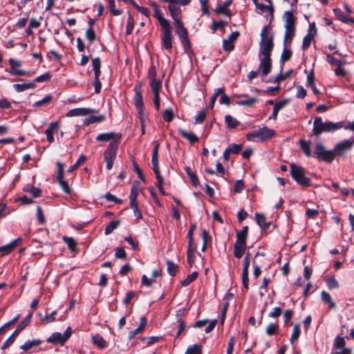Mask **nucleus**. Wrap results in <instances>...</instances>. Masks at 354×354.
<instances>
[{
    "instance_id": "nucleus-1",
    "label": "nucleus",
    "mask_w": 354,
    "mask_h": 354,
    "mask_svg": "<svg viewBox=\"0 0 354 354\" xmlns=\"http://www.w3.org/2000/svg\"><path fill=\"white\" fill-rule=\"evenodd\" d=\"M191 1L192 0H163L162 1L168 3V10L171 17L174 21V26L176 28V32L179 37L185 49L189 47V41L187 30L185 28L181 19V10L179 6L188 5Z\"/></svg>"
},
{
    "instance_id": "nucleus-2",
    "label": "nucleus",
    "mask_w": 354,
    "mask_h": 354,
    "mask_svg": "<svg viewBox=\"0 0 354 354\" xmlns=\"http://www.w3.org/2000/svg\"><path fill=\"white\" fill-rule=\"evenodd\" d=\"M154 10V17L158 21L162 30V42L164 48L170 50L172 48L173 36L171 28L168 19L163 17L162 12L156 2L150 3Z\"/></svg>"
},
{
    "instance_id": "nucleus-3",
    "label": "nucleus",
    "mask_w": 354,
    "mask_h": 354,
    "mask_svg": "<svg viewBox=\"0 0 354 354\" xmlns=\"http://www.w3.org/2000/svg\"><path fill=\"white\" fill-rule=\"evenodd\" d=\"M344 126V122H333L330 121L324 122L320 116L315 118L313 122V132L316 136L324 132H333L340 129Z\"/></svg>"
},
{
    "instance_id": "nucleus-4",
    "label": "nucleus",
    "mask_w": 354,
    "mask_h": 354,
    "mask_svg": "<svg viewBox=\"0 0 354 354\" xmlns=\"http://www.w3.org/2000/svg\"><path fill=\"white\" fill-rule=\"evenodd\" d=\"M290 167V175L298 185L303 187H308L311 185V179L306 176V171L304 167L293 163Z\"/></svg>"
},
{
    "instance_id": "nucleus-5",
    "label": "nucleus",
    "mask_w": 354,
    "mask_h": 354,
    "mask_svg": "<svg viewBox=\"0 0 354 354\" xmlns=\"http://www.w3.org/2000/svg\"><path fill=\"white\" fill-rule=\"evenodd\" d=\"M158 149H159V145L157 144L153 149L151 162H152V165H153V170L156 174V177L157 179L156 186L158 188L161 194L165 195L166 193L162 188L163 178L162 177V176L160 175L159 165H158Z\"/></svg>"
},
{
    "instance_id": "nucleus-6",
    "label": "nucleus",
    "mask_w": 354,
    "mask_h": 354,
    "mask_svg": "<svg viewBox=\"0 0 354 354\" xmlns=\"http://www.w3.org/2000/svg\"><path fill=\"white\" fill-rule=\"evenodd\" d=\"M274 130L267 127H263L258 130L249 132L246 135L247 140L252 142L263 141L266 139L272 138L274 135Z\"/></svg>"
},
{
    "instance_id": "nucleus-7",
    "label": "nucleus",
    "mask_w": 354,
    "mask_h": 354,
    "mask_svg": "<svg viewBox=\"0 0 354 354\" xmlns=\"http://www.w3.org/2000/svg\"><path fill=\"white\" fill-rule=\"evenodd\" d=\"M119 144L117 141L109 142L108 147L104 152V160L106 162V167L110 170L113 167V162L116 158Z\"/></svg>"
},
{
    "instance_id": "nucleus-8",
    "label": "nucleus",
    "mask_w": 354,
    "mask_h": 354,
    "mask_svg": "<svg viewBox=\"0 0 354 354\" xmlns=\"http://www.w3.org/2000/svg\"><path fill=\"white\" fill-rule=\"evenodd\" d=\"M315 155L319 160L327 163L332 162L335 159V155L334 150H328L322 143H317L315 148Z\"/></svg>"
},
{
    "instance_id": "nucleus-9",
    "label": "nucleus",
    "mask_w": 354,
    "mask_h": 354,
    "mask_svg": "<svg viewBox=\"0 0 354 354\" xmlns=\"http://www.w3.org/2000/svg\"><path fill=\"white\" fill-rule=\"evenodd\" d=\"M32 318V313H30L16 328L10 336L4 342L1 346V349L4 350L8 348L15 342L19 333L24 330L30 323Z\"/></svg>"
},
{
    "instance_id": "nucleus-10",
    "label": "nucleus",
    "mask_w": 354,
    "mask_h": 354,
    "mask_svg": "<svg viewBox=\"0 0 354 354\" xmlns=\"http://www.w3.org/2000/svg\"><path fill=\"white\" fill-rule=\"evenodd\" d=\"M71 335L72 330L71 327L68 326L63 334L58 332L53 333L46 339V342L49 344H60L61 346H63L70 338Z\"/></svg>"
},
{
    "instance_id": "nucleus-11",
    "label": "nucleus",
    "mask_w": 354,
    "mask_h": 354,
    "mask_svg": "<svg viewBox=\"0 0 354 354\" xmlns=\"http://www.w3.org/2000/svg\"><path fill=\"white\" fill-rule=\"evenodd\" d=\"M354 145V138H351L337 143L334 147L335 156H344Z\"/></svg>"
},
{
    "instance_id": "nucleus-12",
    "label": "nucleus",
    "mask_w": 354,
    "mask_h": 354,
    "mask_svg": "<svg viewBox=\"0 0 354 354\" xmlns=\"http://www.w3.org/2000/svg\"><path fill=\"white\" fill-rule=\"evenodd\" d=\"M57 172V181L63 190V192L67 194H70L71 192V189L68 184V183L64 179V165L61 161L58 160L56 163Z\"/></svg>"
},
{
    "instance_id": "nucleus-13",
    "label": "nucleus",
    "mask_w": 354,
    "mask_h": 354,
    "mask_svg": "<svg viewBox=\"0 0 354 354\" xmlns=\"http://www.w3.org/2000/svg\"><path fill=\"white\" fill-rule=\"evenodd\" d=\"M274 48L273 37L271 36L267 39L260 41V48L259 53V57H271V53Z\"/></svg>"
},
{
    "instance_id": "nucleus-14",
    "label": "nucleus",
    "mask_w": 354,
    "mask_h": 354,
    "mask_svg": "<svg viewBox=\"0 0 354 354\" xmlns=\"http://www.w3.org/2000/svg\"><path fill=\"white\" fill-rule=\"evenodd\" d=\"M9 64L10 65V69H6V71L12 75H19L23 76L26 75L28 72L24 70H19V68L21 67V62L19 60H16L13 58L9 59Z\"/></svg>"
},
{
    "instance_id": "nucleus-15",
    "label": "nucleus",
    "mask_w": 354,
    "mask_h": 354,
    "mask_svg": "<svg viewBox=\"0 0 354 354\" xmlns=\"http://www.w3.org/2000/svg\"><path fill=\"white\" fill-rule=\"evenodd\" d=\"M122 134L115 132L102 133L96 137V140L98 142H107V141H117L118 144L120 142Z\"/></svg>"
},
{
    "instance_id": "nucleus-16",
    "label": "nucleus",
    "mask_w": 354,
    "mask_h": 354,
    "mask_svg": "<svg viewBox=\"0 0 354 354\" xmlns=\"http://www.w3.org/2000/svg\"><path fill=\"white\" fill-rule=\"evenodd\" d=\"M135 95L133 97V102L136 109H141L145 107L142 96V86L140 84H137L133 88Z\"/></svg>"
},
{
    "instance_id": "nucleus-17",
    "label": "nucleus",
    "mask_w": 354,
    "mask_h": 354,
    "mask_svg": "<svg viewBox=\"0 0 354 354\" xmlns=\"http://www.w3.org/2000/svg\"><path fill=\"white\" fill-rule=\"evenodd\" d=\"M238 31H234L230 34L229 37L223 40V48L226 51H232L234 48V42L238 39L239 36Z\"/></svg>"
},
{
    "instance_id": "nucleus-18",
    "label": "nucleus",
    "mask_w": 354,
    "mask_h": 354,
    "mask_svg": "<svg viewBox=\"0 0 354 354\" xmlns=\"http://www.w3.org/2000/svg\"><path fill=\"white\" fill-rule=\"evenodd\" d=\"M93 113H97V111L90 108H75L68 111L66 113V116H84Z\"/></svg>"
},
{
    "instance_id": "nucleus-19",
    "label": "nucleus",
    "mask_w": 354,
    "mask_h": 354,
    "mask_svg": "<svg viewBox=\"0 0 354 354\" xmlns=\"http://www.w3.org/2000/svg\"><path fill=\"white\" fill-rule=\"evenodd\" d=\"M260 64L259 68L261 69V73L263 76L268 75L270 71L272 68V61L270 57H259Z\"/></svg>"
},
{
    "instance_id": "nucleus-20",
    "label": "nucleus",
    "mask_w": 354,
    "mask_h": 354,
    "mask_svg": "<svg viewBox=\"0 0 354 354\" xmlns=\"http://www.w3.org/2000/svg\"><path fill=\"white\" fill-rule=\"evenodd\" d=\"M232 0H227L223 3L219 4L215 10V12L218 14H222L227 17H230L232 12L229 9V7L232 5Z\"/></svg>"
},
{
    "instance_id": "nucleus-21",
    "label": "nucleus",
    "mask_w": 354,
    "mask_h": 354,
    "mask_svg": "<svg viewBox=\"0 0 354 354\" xmlns=\"http://www.w3.org/2000/svg\"><path fill=\"white\" fill-rule=\"evenodd\" d=\"M147 322V318L145 317H142L140 318V324H139L138 327L137 328H136L135 330H131L129 333V336H128L129 339L131 340V339H133L136 337V335H137L138 333H140L141 331H142L146 326Z\"/></svg>"
},
{
    "instance_id": "nucleus-22",
    "label": "nucleus",
    "mask_w": 354,
    "mask_h": 354,
    "mask_svg": "<svg viewBox=\"0 0 354 354\" xmlns=\"http://www.w3.org/2000/svg\"><path fill=\"white\" fill-rule=\"evenodd\" d=\"M264 256H265V254L263 252H257V254L253 259V261H252V264L254 266L253 274L255 278H258L261 273V266L259 264V262L258 261V258L259 257H264Z\"/></svg>"
},
{
    "instance_id": "nucleus-23",
    "label": "nucleus",
    "mask_w": 354,
    "mask_h": 354,
    "mask_svg": "<svg viewBox=\"0 0 354 354\" xmlns=\"http://www.w3.org/2000/svg\"><path fill=\"white\" fill-rule=\"evenodd\" d=\"M333 12L342 22L344 24H354V18L348 17L339 8H334Z\"/></svg>"
},
{
    "instance_id": "nucleus-24",
    "label": "nucleus",
    "mask_w": 354,
    "mask_h": 354,
    "mask_svg": "<svg viewBox=\"0 0 354 354\" xmlns=\"http://www.w3.org/2000/svg\"><path fill=\"white\" fill-rule=\"evenodd\" d=\"M289 102V100H283L280 102L275 104L272 115L270 117V119H273L274 120H276L277 118L278 113L279 111L282 109Z\"/></svg>"
},
{
    "instance_id": "nucleus-25",
    "label": "nucleus",
    "mask_w": 354,
    "mask_h": 354,
    "mask_svg": "<svg viewBox=\"0 0 354 354\" xmlns=\"http://www.w3.org/2000/svg\"><path fill=\"white\" fill-rule=\"evenodd\" d=\"M20 240V239H17L15 240H13L12 242H10L8 244H6L3 246H0V252L3 255L8 254L10 253L17 245L18 241Z\"/></svg>"
},
{
    "instance_id": "nucleus-26",
    "label": "nucleus",
    "mask_w": 354,
    "mask_h": 354,
    "mask_svg": "<svg viewBox=\"0 0 354 354\" xmlns=\"http://www.w3.org/2000/svg\"><path fill=\"white\" fill-rule=\"evenodd\" d=\"M178 132L182 137L189 140L191 144L198 142V138L194 133H189L183 129H178Z\"/></svg>"
},
{
    "instance_id": "nucleus-27",
    "label": "nucleus",
    "mask_w": 354,
    "mask_h": 354,
    "mask_svg": "<svg viewBox=\"0 0 354 354\" xmlns=\"http://www.w3.org/2000/svg\"><path fill=\"white\" fill-rule=\"evenodd\" d=\"M299 145L302 150V151L304 153L306 156L308 158H310L312 156V151L310 148V142L306 141L305 140L301 139L299 141Z\"/></svg>"
},
{
    "instance_id": "nucleus-28",
    "label": "nucleus",
    "mask_w": 354,
    "mask_h": 354,
    "mask_svg": "<svg viewBox=\"0 0 354 354\" xmlns=\"http://www.w3.org/2000/svg\"><path fill=\"white\" fill-rule=\"evenodd\" d=\"M35 86H36V84H35V82L15 84L13 85L14 88L18 93L23 92V91L28 90V89L35 88Z\"/></svg>"
},
{
    "instance_id": "nucleus-29",
    "label": "nucleus",
    "mask_w": 354,
    "mask_h": 354,
    "mask_svg": "<svg viewBox=\"0 0 354 354\" xmlns=\"http://www.w3.org/2000/svg\"><path fill=\"white\" fill-rule=\"evenodd\" d=\"M93 344L100 349H103L106 347L107 343L104 338L99 334H96L92 337Z\"/></svg>"
},
{
    "instance_id": "nucleus-30",
    "label": "nucleus",
    "mask_w": 354,
    "mask_h": 354,
    "mask_svg": "<svg viewBox=\"0 0 354 354\" xmlns=\"http://www.w3.org/2000/svg\"><path fill=\"white\" fill-rule=\"evenodd\" d=\"M248 227L244 226L241 231L236 233V241L235 243L246 244V239L248 236Z\"/></svg>"
},
{
    "instance_id": "nucleus-31",
    "label": "nucleus",
    "mask_w": 354,
    "mask_h": 354,
    "mask_svg": "<svg viewBox=\"0 0 354 354\" xmlns=\"http://www.w3.org/2000/svg\"><path fill=\"white\" fill-rule=\"evenodd\" d=\"M246 244L235 243L234 245V255L236 258L240 259L244 254Z\"/></svg>"
},
{
    "instance_id": "nucleus-32",
    "label": "nucleus",
    "mask_w": 354,
    "mask_h": 354,
    "mask_svg": "<svg viewBox=\"0 0 354 354\" xmlns=\"http://www.w3.org/2000/svg\"><path fill=\"white\" fill-rule=\"evenodd\" d=\"M42 343V341L39 339L26 341L23 345L20 346L21 349L24 351H28L34 346H37Z\"/></svg>"
},
{
    "instance_id": "nucleus-33",
    "label": "nucleus",
    "mask_w": 354,
    "mask_h": 354,
    "mask_svg": "<svg viewBox=\"0 0 354 354\" xmlns=\"http://www.w3.org/2000/svg\"><path fill=\"white\" fill-rule=\"evenodd\" d=\"M284 18H285V21H286L285 28L295 27V23L296 21V19L294 17L292 10L285 12Z\"/></svg>"
},
{
    "instance_id": "nucleus-34",
    "label": "nucleus",
    "mask_w": 354,
    "mask_h": 354,
    "mask_svg": "<svg viewBox=\"0 0 354 354\" xmlns=\"http://www.w3.org/2000/svg\"><path fill=\"white\" fill-rule=\"evenodd\" d=\"M105 120V116L104 115H100L97 116L91 115L84 119L83 124L84 125H88L90 124L100 122Z\"/></svg>"
},
{
    "instance_id": "nucleus-35",
    "label": "nucleus",
    "mask_w": 354,
    "mask_h": 354,
    "mask_svg": "<svg viewBox=\"0 0 354 354\" xmlns=\"http://www.w3.org/2000/svg\"><path fill=\"white\" fill-rule=\"evenodd\" d=\"M255 218L257 224L261 229L266 230L269 227V223H266L264 214L261 213H256Z\"/></svg>"
},
{
    "instance_id": "nucleus-36",
    "label": "nucleus",
    "mask_w": 354,
    "mask_h": 354,
    "mask_svg": "<svg viewBox=\"0 0 354 354\" xmlns=\"http://www.w3.org/2000/svg\"><path fill=\"white\" fill-rule=\"evenodd\" d=\"M196 247H190L188 245V249L187 250V263L189 266V267H192L195 261V254L194 252L196 251Z\"/></svg>"
},
{
    "instance_id": "nucleus-37",
    "label": "nucleus",
    "mask_w": 354,
    "mask_h": 354,
    "mask_svg": "<svg viewBox=\"0 0 354 354\" xmlns=\"http://www.w3.org/2000/svg\"><path fill=\"white\" fill-rule=\"evenodd\" d=\"M321 297L324 302L328 304L330 308H335V303L333 301L331 296L328 292L323 290L321 293Z\"/></svg>"
},
{
    "instance_id": "nucleus-38",
    "label": "nucleus",
    "mask_w": 354,
    "mask_h": 354,
    "mask_svg": "<svg viewBox=\"0 0 354 354\" xmlns=\"http://www.w3.org/2000/svg\"><path fill=\"white\" fill-rule=\"evenodd\" d=\"M185 171L187 174V175L189 176L193 186L197 187L199 184L198 178L196 175V174L192 171L191 168L189 167H186L185 168Z\"/></svg>"
},
{
    "instance_id": "nucleus-39",
    "label": "nucleus",
    "mask_w": 354,
    "mask_h": 354,
    "mask_svg": "<svg viewBox=\"0 0 354 354\" xmlns=\"http://www.w3.org/2000/svg\"><path fill=\"white\" fill-rule=\"evenodd\" d=\"M225 122L226 123L227 127L230 129L236 128L240 123L236 119H235L230 115H226L225 116Z\"/></svg>"
},
{
    "instance_id": "nucleus-40",
    "label": "nucleus",
    "mask_w": 354,
    "mask_h": 354,
    "mask_svg": "<svg viewBox=\"0 0 354 354\" xmlns=\"http://www.w3.org/2000/svg\"><path fill=\"white\" fill-rule=\"evenodd\" d=\"M62 239L71 251L76 250L77 243V241L73 237L64 236L62 237Z\"/></svg>"
},
{
    "instance_id": "nucleus-41",
    "label": "nucleus",
    "mask_w": 354,
    "mask_h": 354,
    "mask_svg": "<svg viewBox=\"0 0 354 354\" xmlns=\"http://www.w3.org/2000/svg\"><path fill=\"white\" fill-rule=\"evenodd\" d=\"M166 264L168 274L171 277L175 276L178 270V266L171 260H167Z\"/></svg>"
},
{
    "instance_id": "nucleus-42",
    "label": "nucleus",
    "mask_w": 354,
    "mask_h": 354,
    "mask_svg": "<svg viewBox=\"0 0 354 354\" xmlns=\"http://www.w3.org/2000/svg\"><path fill=\"white\" fill-rule=\"evenodd\" d=\"M301 334V329L299 324H295L293 326L292 332L290 339V343L294 344L295 342L297 340Z\"/></svg>"
},
{
    "instance_id": "nucleus-43",
    "label": "nucleus",
    "mask_w": 354,
    "mask_h": 354,
    "mask_svg": "<svg viewBox=\"0 0 354 354\" xmlns=\"http://www.w3.org/2000/svg\"><path fill=\"white\" fill-rule=\"evenodd\" d=\"M185 354H202L201 346L199 344H193L187 347Z\"/></svg>"
},
{
    "instance_id": "nucleus-44",
    "label": "nucleus",
    "mask_w": 354,
    "mask_h": 354,
    "mask_svg": "<svg viewBox=\"0 0 354 354\" xmlns=\"http://www.w3.org/2000/svg\"><path fill=\"white\" fill-rule=\"evenodd\" d=\"M149 86L153 94L159 93L161 88V82L159 80H149Z\"/></svg>"
},
{
    "instance_id": "nucleus-45",
    "label": "nucleus",
    "mask_w": 354,
    "mask_h": 354,
    "mask_svg": "<svg viewBox=\"0 0 354 354\" xmlns=\"http://www.w3.org/2000/svg\"><path fill=\"white\" fill-rule=\"evenodd\" d=\"M134 27V19L130 12H128L127 24L126 27V34L129 35L132 33Z\"/></svg>"
},
{
    "instance_id": "nucleus-46",
    "label": "nucleus",
    "mask_w": 354,
    "mask_h": 354,
    "mask_svg": "<svg viewBox=\"0 0 354 354\" xmlns=\"http://www.w3.org/2000/svg\"><path fill=\"white\" fill-rule=\"evenodd\" d=\"M278 330H279V326H278L277 323H270L266 327V333L268 335L271 336V335H276L278 333Z\"/></svg>"
},
{
    "instance_id": "nucleus-47",
    "label": "nucleus",
    "mask_w": 354,
    "mask_h": 354,
    "mask_svg": "<svg viewBox=\"0 0 354 354\" xmlns=\"http://www.w3.org/2000/svg\"><path fill=\"white\" fill-rule=\"evenodd\" d=\"M198 276V273L196 271L193 272L192 274H189L184 280L182 281L181 284L183 286H187L192 281L196 280Z\"/></svg>"
},
{
    "instance_id": "nucleus-48",
    "label": "nucleus",
    "mask_w": 354,
    "mask_h": 354,
    "mask_svg": "<svg viewBox=\"0 0 354 354\" xmlns=\"http://www.w3.org/2000/svg\"><path fill=\"white\" fill-rule=\"evenodd\" d=\"M327 287L330 289H335L339 287V283L334 276L330 277L326 280Z\"/></svg>"
},
{
    "instance_id": "nucleus-49",
    "label": "nucleus",
    "mask_w": 354,
    "mask_h": 354,
    "mask_svg": "<svg viewBox=\"0 0 354 354\" xmlns=\"http://www.w3.org/2000/svg\"><path fill=\"white\" fill-rule=\"evenodd\" d=\"M86 156L84 155H81L77 162L72 166H71L67 171L68 172H73L75 169H77L82 164H83L86 161Z\"/></svg>"
},
{
    "instance_id": "nucleus-50",
    "label": "nucleus",
    "mask_w": 354,
    "mask_h": 354,
    "mask_svg": "<svg viewBox=\"0 0 354 354\" xmlns=\"http://www.w3.org/2000/svg\"><path fill=\"white\" fill-rule=\"evenodd\" d=\"M120 224V221H111L105 228L104 234L106 235L110 234L114 230H115Z\"/></svg>"
},
{
    "instance_id": "nucleus-51",
    "label": "nucleus",
    "mask_w": 354,
    "mask_h": 354,
    "mask_svg": "<svg viewBox=\"0 0 354 354\" xmlns=\"http://www.w3.org/2000/svg\"><path fill=\"white\" fill-rule=\"evenodd\" d=\"M207 111L205 109H203L198 112V113L194 117V123L195 124H201L205 119Z\"/></svg>"
},
{
    "instance_id": "nucleus-52",
    "label": "nucleus",
    "mask_w": 354,
    "mask_h": 354,
    "mask_svg": "<svg viewBox=\"0 0 354 354\" xmlns=\"http://www.w3.org/2000/svg\"><path fill=\"white\" fill-rule=\"evenodd\" d=\"M257 102V99L256 97H249L246 100H242L236 102V104L239 106H251L252 104H255Z\"/></svg>"
},
{
    "instance_id": "nucleus-53",
    "label": "nucleus",
    "mask_w": 354,
    "mask_h": 354,
    "mask_svg": "<svg viewBox=\"0 0 354 354\" xmlns=\"http://www.w3.org/2000/svg\"><path fill=\"white\" fill-rule=\"evenodd\" d=\"M291 55V50L284 47L281 55L280 63L283 64L286 62L288 61L290 59Z\"/></svg>"
},
{
    "instance_id": "nucleus-54",
    "label": "nucleus",
    "mask_w": 354,
    "mask_h": 354,
    "mask_svg": "<svg viewBox=\"0 0 354 354\" xmlns=\"http://www.w3.org/2000/svg\"><path fill=\"white\" fill-rule=\"evenodd\" d=\"M285 28H286V32H285L284 38H283L284 45L286 44L287 40L289 39H291L295 35V27H289V28L286 27Z\"/></svg>"
},
{
    "instance_id": "nucleus-55",
    "label": "nucleus",
    "mask_w": 354,
    "mask_h": 354,
    "mask_svg": "<svg viewBox=\"0 0 354 354\" xmlns=\"http://www.w3.org/2000/svg\"><path fill=\"white\" fill-rule=\"evenodd\" d=\"M313 39V35L310 33H308L303 39L302 42V49L306 50L308 49L311 44V41Z\"/></svg>"
},
{
    "instance_id": "nucleus-56",
    "label": "nucleus",
    "mask_w": 354,
    "mask_h": 354,
    "mask_svg": "<svg viewBox=\"0 0 354 354\" xmlns=\"http://www.w3.org/2000/svg\"><path fill=\"white\" fill-rule=\"evenodd\" d=\"M254 2L256 4V6L257 8H259L261 11H264V10H267L269 12V13L270 14V15L272 17L273 16L274 8L272 6V4H270V6H266L262 3H257L256 2V0H254Z\"/></svg>"
},
{
    "instance_id": "nucleus-57",
    "label": "nucleus",
    "mask_w": 354,
    "mask_h": 354,
    "mask_svg": "<svg viewBox=\"0 0 354 354\" xmlns=\"http://www.w3.org/2000/svg\"><path fill=\"white\" fill-rule=\"evenodd\" d=\"M345 340L344 337H341L339 336L337 337L334 342V347L336 349H342L345 347Z\"/></svg>"
},
{
    "instance_id": "nucleus-58",
    "label": "nucleus",
    "mask_w": 354,
    "mask_h": 354,
    "mask_svg": "<svg viewBox=\"0 0 354 354\" xmlns=\"http://www.w3.org/2000/svg\"><path fill=\"white\" fill-rule=\"evenodd\" d=\"M130 207L133 209L134 216L136 219H141L142 216L140 211L139 210L137 202L130 203Z\"/></svg>"
},
{
    "instance_id": "nucleus-59",
    "label": "nucleus",
    "mask_w": 354,
    "mask_h": 354,
    "mask_svg": "<svg viewBox=\"0 0 354 354\" xmlns=\"http://www.w3.org/2000/svg\"><path fill=\"white\" fill-rule=\"evenodd\" d=\"M139 189L138 187L133 185L131 187V193L129 194V200L130 203H135L136 202L137 196L138 195Z\"/></svg>"
},
{
    "instance_id": "nucleus-60",
    "label": "nucleus",
    "mask_w": 354,
    "mask_h": 354,
    "mask_svg": "<svg viewBox=\"0 0 354 354\" xmlns=\"http://www.w3.org/2000/svg\"><path fill=\"white\" fill-rule=\"evenodd\" d=\"M242 148L243 145L241 144H232L227 147L228 151L234 154H238Z\"/></svg>"
},
{
    "instance_id": "nucleus-61",
    "label": "nucleus",
    "mask_w": 354,
    "mask_h": 354,
    "mask_svg": "<svg viewBox=\"0 0 354 354\" xmlns=\"http://www.w3.org/2000/svg\"><path fill=\"white\" fill-rule=\"evenodd\" d=\"M86 38L88 39L89 43L91 44L95 39V32L93 28H88L85 34Z\"/></svg>"
},
{
    "instance_id": "nucleus-62",
    "label": "nucleus",
    "mask_w": 354,
    "mask_h": 354,
    "mask_svg": "<svg viewBox=\"0 0 354 354\" xmlns=\"http://www.w3.org/2000/svg\"><path fill=\"white\" fill-rule=\"evenodd\" d=\"M132 5L138 12H140L145 16H146L147 17L149 16L150 12L147 8L140 6L139 5H138L136 3H135L133 1L132 2Z\"/></svg>"
},
{
    "instance_id": "nucleus-63",
    "label": "nucleus",
    "mask_w": 354,
    "mask_h": 354,
    "mask_svg": "<svg viewBox=\"0 0 354 354\" xmlns=\"http://www.w3.org/2000/svg\"><path fill=\"white\" fill-rule=\"evenodd\" d=\"M315 73L314 70L311 69L310 71L307 75V80H306V86L309 87L310 86L315 85Z\"/></svg>"
},
{
    "instance_id": "nucleus-64",
    "label": "nucleus",
    "mask_w": 354,
    "mask_h": 354,
    "mask_svg": "<svg viewBox=\"0 0 354 354\" xmlns=\"http://www.w3.org/2000/svg\"><path fill=\"white\" fill-rule=\"evenodd\" d=\"M174 113L171 108L167 109L163 113V118L164 120L167 122H170L174 119Z\"/></svg>"
}]
</instances>
